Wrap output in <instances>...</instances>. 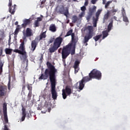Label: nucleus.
<instances>
[{"label":"nucleus","mask_w":130,"mask_h":130,"mask_svg":"<svg viewBox=\"0 0 130 130\" xmlns=\"http://www.w3.org/2000/svg\"><path fill=\"white\" fill-rule=\"evenodd\" d=\"M47 69L45 70L44 74H42L41 76L39 78V80H47L49 77L50 81L51 82V93L52 94V98L54 100H56L57 98V92L55 90V86L56 80V77L55 74L57 73V69H55V67L52 65L49 61L46 63Z\"/></svg>","instance_id":"nucleus-1"},{"label":"nucleus","mask_w":130,"mask_h":130,"mask_svg":"<svg viewBox=\"0 0 130 130\" xmlns=\"http://www.w3.org/2000/svg\"><path fill=\"white\" fill-rule=\"evenodd\" d=\"M101 78H102V73L101 72L99 71L96 69H93L90 72V73H89L88 76L83 77L82 80L79 81V90L84 89V87H85V84L89 81H91L92 79H96V80H101Z\"/></svg>","instance_id":"nucleus-2"},{"label":"nucleus","mask_w":130,"mask_h":130,"mask_svg":"<svg viewBox=\"0 0 130 130\" xmlns=\"http://www.w3.org/2000/svg\"><path fill=\"white\" fill-rule=\"evenodd\" d=\"M61 36H62V34L56 39L52 38L48 41V44L52 43L50 45V48L48 49L50 53H53V52H55V51H56V50L61 46V43H62V41H63V39Z\"/></svg>","instance_id":"nucleus-3"},{"label":"nucleus","mask_w":130,"mask_h":130,"mask_svg":"<svg viewBox=\"0 0 130 130\" xmlns=\"http://www.w3.org/2000/svg\"><path fill=\"white\" fill-rule=\"evenodd\" d=\"M25 41L23 40L21 42V43L20 45V46L19 47V49H16L14 50V52H16V53H19V54H21L22 55V57H23L24 60H26V68L24 69V71H23L22 70H20V73H22L23 74H25V72H27L28 71V69H27V67H28V59H27V57H28V56L27 55V52H26L25 48Z\"/></svg>","instance_id":"nucleus-4"},{"label":"nucleus","mask_w":130,"mask_h":130,"mask_svg":"<svg viewBox=\"0 0 130 130\" xmlns=\"http://www.w3.org/2000/svg\"><path fill=\"white\" fill-rule=\"evenodd\" d=\"M7 105L6 103L3 104V114H4V121H3V124L4 125V130H10L9 127H10V123H9V119L8 118V112Z\"/></svg>","instance_id":"nucleus-5"},{"label":"nucleus","mask_w":130,"mask_h":130,"mask_svg":"<svg viewBox=\"0 0 130 130\" xmlns=\"http://www.w3.org/2000/svg\"><path fill=\"white\" fill-rule=\"evenodd\" d=\"M86 30H88V32L86 34V36L84 37L83 42L84 43H86L85 46H87L88 45V43L89 40L92 39V37L94 36V28L92 25H88L86 27Z\"/></svg>","instance_id":"nucleus-6"},{"label":"nucleus","mask_w":130,"mask_h":130,"mask_svg":"<svg viewBox=\"0 0 130 130\" xmlns=\"http://www.w3.org/2000/svg\"><path fill=\"white\" fill-rule=\"evenodd\" d=\"M71 49H72V44L68 45L62 48L61 52L62 59H66L68 56L70 55Z\"/></svg>","instance_id":"nucleus-7"},{"label":"nucleus","mask_w":130,"mask_h":130,"mask_svg":"<svg viewBox=\"0 0 130 130\" xmlns=\"http://www.w3.org/2000/svg\"><path fill=\"white\" fill-rule=\"evenodd\" d=\"M72 94V88L70 85H67L65 89L62 90V95L63 99H67L68 96H70Z\"/></svg>","instance_id":"nucleus-8"},{"label":"nucleus","mask_w":130,"mask_h":130,"mask_svg":"<svg viewBox=\"0 0 130 130\" xmlns=\"http://www.w3.org/2000/svg\"><path fill=\"white\" fill-rule=\"evenodd\" d=\"M23 36L22 37V39L24 41H27V37H31L33 36V32L32 29L29 27H27L25 31H22Z\"/></svg>","instance_id":"nucleus-9"},{"label":"nucleus","mask_w":130,"mask_h":130,"mask_svg":"<svg viewBox=\"0 0 130 130\" xmlns=\"http://www.w3.org/2000/svg\"><path fill=\"white\" fill-rule=\"evenodd\" d=\"M96 9H97V7L95 6H93L92 8H90L89 9L88 14L86 17V20H87L88 21H90V20L91 19V18H92V16L94 14V13L96 12Z\"/></svg>","instance_id":"nucleus-10"},{"label":"nucleus","mask_w":130,"mask_h":130,"mask_svg":"<svg viewBox=\"0 0 130 130\" xmlns=\"http://www.w3.org/2000/svg\"><path fill=\"white\" fill-rule=\"evenodd\" d=\"M59 14H64V16L68 17L69 16V8L66 7V10H64V6L63 5H61L59 9Z\"/></svg>","instance_id":"nucleus-11"},{"label":"nucleus","mask_w":130,"mask_h":130,"mask_svg":"<svg viewBox=\"0 0 130 130\" xmlns=\"http://www.w3.org/2000/svg\"><path fill=\"white\" fill-rule=\"evenodd\" d=\"M101 12H102V10L99 9L95 13V18L94 17H92V21L94 23V27H96L97 25V22H98V20H99V16L101 14Z\"/></svg>","instance_id":"nucleus-12"},{"label":"nucleus","mask_w":130,"mask_h":130,"mask_svg":"<svg viewBox=\"0 0 130 130\" xmlns=\"http://www.w3.org/2000/svg\"><path fill=\"white\" fill-rule=\"evenodd\" d=\"M8 89L4 85L0 86V97H4L7 95Z\"/></svg>","instance_id":"nucleus-13"},{"label":"nucleus","mask_w":130,"mask_h":130,"mask_svg":"<svg viewBox=\"0 0 130 130\" xmlns=\"http://www.w3.org/2000/svg\"><path fill=\"white\" fill-rule=\"evenodd\" d=\"M38 44V43L36 41V39L32 40L31 43L30 50H31V51H35V49H36V47H37Z\"/></svg>","instance_id":"nucleus-14"},{"label":"nucleus","mask_w":130,"mask_h":130,"mask_svg":"<svg viewBox=\"0 0 130 130\" xmlns=\"http://www.w3.org/2000/svg\"><path fill=\"white\" fill-rule=\"evenodd\" d=\"M80 63H81V62L79 60H76L74 63V66H73V68L75 69V73L77 74L78 72H79V66H80Z\"/></svg>","instance_id":"nucleus-15"},{"label":"nucleus","mask_w":130,"mask_h":130,"mask_svg":"<svg viewBox=\"0 0 130 130\" xmlns=\"http://www.w3.org/2000/svg\"><path fill=\"white\" fill-rule=\"evenodd\" d=\"M16 8H17V5L16 4H14V6H10L9 7V13H11V15H15Z\"/></svg>","instance_id":"nucleus-16"},{"label":"nucleus","mask_w":130,"mask_h":130,"mask_svg":"<svg viewBox=\"0 0 130 130\" xmlns=\"http://www.w3.org/2000/svg\"><path fill=\"white\" fill-rule=\"evenodd\" d=\"M31 24V20L30 19H24L23 20V23L22 24V26L23 28H26L27 25H30Z\"/></svg>","instance_id":"nucleus-17"},{"label":"nucleus","mask_w":130,"mask_h":130,"mask_svg":"<svg viewBox=\"0 0 130 130\" xmlns=\"http://www.w3.org/2000/svg\"><path fill=\"white\" fill-rule=\"evenodd\" d=\"M42 21V18L41 17H38L37 19L35 21L34 23V27H39V22H41Z\"/></svg>","instance_id":"nucleus-18"},{"label":"nucleus","mask_w":130,"mask_h":130,"mask_svg":"<svg viewBox=\"0 0 130 130\" xmlns=\"http://www.w3.org/2000/svg\"><path fill=\"white\" fill-rule=\"evenodd\" d=\"M110 16V11H108L107 13L105 14L104 18H103V23H105L106 21L108 20V18Z\"/></svg>","instance_id":"nucleus-19"},{"label":"nucleus","mask_w":130,"mask_h":130,"mask_svg":"<svg viewBox=\"0 0 130 130\" xmlns=\"http://www.w3.org/2000/svg\"><path fill=\"white\" fill-rule=\"evenodd\" d=\"M72 41L73 42V43H75V44H76V43H77V42H78V37H76L75 36V34H73L72 35Z\"/></svg>","instance_id":"nucleus-20"},{"label":"nucleus","mask_w":130,"mask_h":130,"mask_svg":"<svg viewBox=\"0 0 130 130\" xmlns=\"http://www.w3.org/2000/svg\"><path fill=\"white\" fill-rule=\"evenodd\" d=\"M46 38V31L42 32L39 37V41H40L41 40H42V39H44Z\"/></svg>","instance_id":"nucleus-21"},{"label":"nucleus","mask_w":130,"mask_h":130,"mask_svg":"<svg viewBox=\"0 0 130 130\" xmlns=\"http://www.w3.org/2000/svg\"><path fill=\"white\" fill-rule=\"evenodd\" d=\"M50 31L51 32H55L56 31V27L55 26V24H51L49 27Z\"/></svg>","instance_id":"nucleus-22"},{"label":"nucleus","mask_w":130,"mask_h":130,"mask_svg":"<svg viewBox=\"0 0 130 130\" xmlns=\"http://www.w3.org/2000/svg\"><path fill=\"white\" fill-rule=\"evenodd\" d=\"M73 34H75V33L73 32V29H71L67 32L66 35L64 36V37H68L71 36L72 37V35H73Z\"/></svg>","instance_id":"nucleus-23"},{"label":"nucleus","mask_w":130,"mask_h":130,"mask_svg":"<svg viewBox=\"0 0 130 130\" xmlns=\"http://www.w3.org/2000/svg\"><path fill=\"white\" fill-rule=\"evenodd\" d=\"M112 27H113V21H111L108 25L107 31H108V32H110V31H111V28H112Z\"/></svg>","instance_id":"nucleus-24"},{"label":"nucleus","mask_w":130,"mask_h":130,"mask_svg":"<svg viewBox=\"0 0 130 130\" xmlns=\"http://www.w3.org/2000/svg\"><path fill=\"white\" fill-rule=\"evenodd\" d=\"M108 30H104L102 32L103 34V39L106 38L108 36Z\"/></svg>","instance_id":"nucleus-25"},{"label":"nucleus","mask_w":130,"mask_h":130,"mask_svg":"<svg viewBox=\"0 0 130 130\" xmlns=\"http://www.w3.org/2000/svg\"><path fill=\"white\" fill-rule=\"evenodd\" d=\"M12 51H13V49H9L8 48L5 49V52L6 54H12Z\"/></svg>","instance_id":"nucleus-26"},{"label":"nucleus","mask_w":130,"mask_h":130,"mask_svg":"<svg viewBox=\"0 0 130 130\" xmlns=\"http://www.w3.org/2000/svg\"><path fill=\"white\" fill-rule=\"evenodd\" d=\"M19 27H20V25H18L17 27H16V28L14 31L15 36H17L18 35V33H19V31H20V28Z\"/></svg>","instance_id":"nucleus-27"},{"label":"nucleus","mask_w":130,"mask_h":130,"mask_svg":"<svg viewBox=\"0 0 130 130\" xmlns=\"http://www.w3.org/2000/svg\"><path fill=\"white\" fill-rule=\"evenodd\" d=\"M102 37V35H97V36L94 37L93 38V39H94V40H95V42H97Z\"/></svg>","instance_id":"nucleus-28"},{"label":"nucleus","mask_w":130,"mask_h":130,"mask_svg":"<svg viewBox=\"0 0 130 130\" xmlns=\"http://www.w3.org/2000/svg\"><path fill=\"white\" fill-rule=\"evenodd\" d=\"M109 12H110V13H112V14H113V15H115V13H117L118 12V9H114V8H113L112 10L110 11H109Z\"/></svg>","instance_id":"nucleus-29"},{"label":"nucleus","mask_w":130,"mask_h":130,"mask_svg":"<svg viewBox=\"0 0 130 130\" xmlns=\"http://www.w3.org/2000/svg\"><path fill=\"white\" fill-rule=\"evenodd\" d=\"M72 23H76L78 21V17L76 15H74L72 17Z\"/></svg>","instance_id":"nucleus-30"},{"label":"nucleus","mask_w":130,"mask_h":130,"mask_svg":"<svg viewBox=\"0 0 130 130\" xmlns=\"http://www.w3.org/2000/svg\"><path fill=\"white\" fill-rule=\"evenodd\" d=\"M4 63H5V62L3 61L2 60H0V72H3V67H4Z\"/></svg>","instance_id":"nucleus-31"},{"label":"nucleus","mask_w":130,"mask_h":130,"mask_svg":"<svg viewBox=\"0 0 130 130\" xmlns=\"http://www.w3.org/2000/svg\"><path fill=\"white\" fill-rule=\"evenodd\" d=\"M112 3V1H108L105 4V9H108V7L110 6V4Z\"/></svg>","instance_id":"nucleus-32"},{"label":"nucleus","mask_w":130,"mask_h":130,"mask_svg":"<svg viewBox=\"0 0 130 130\" xmlns=\"http://www.w3.org/2000/svg\"><path fill=\"white\" fill-rule=\"evenodd\" d=\"M28 100H31V98L32 97V91H29L28 94L27 95Z\"/></svg>","instance_id":"nucleus-33"},{"label":"nucleus","mask_w":130,"mask_h":130,"mask_svg":"<svg viewBox=\"0 0 130 130\" xmlns=\"http://www.w3.org/2000/svg\"><path fill=\"white\" fill-rule=\"evenodd\" d=\"M22 115L23 116H26V115H27L26 114V109H25L24 107H22Z\"/></svg>","instance_id":"nucleus-34"},{"label":"nucleus","mask_w":130,"mask_h":130,"mask_svg":"<svg viewBox=\"0 0 130 130\" xmlns=\"http://www.w3.org/2000/svg\"><path fill=\"white\" fill-rule=\"evenodd\" d=\"M122 17H123V21H124V22H128V19H127V17H126V15L124 16H122Z\"/></svg>","instance_id":"nucleus-35"},{"label":"nucleus","mask_w":130,"mask_h":130,"mask_svg":"<svg viewBox=\"0 0 130 130\" xmlns=\"http://www.w3.org/2000/svg\"><path fill=\"white\" fill-rule=\"evenodd\" d=\"M26 87H27L28 90H29V91H31V92H32V86H31V85H30V84H27L26 85Z\"/></svg>","instance_id":"nucleus-36"},{"label":"nucleus","mask_w":130,"mask_h":130,"mask_svg":"<svg viewBox=\"0 0 130 130\" xmlns=\"http://www.w3.org/2000/svg\"><path fill=\"white\" fill-rule=\"evenodd\" d=\"M85 15V12H82L79 15V17L80 18H82V17H84V15Z\"/></svg>","instance_id":"nucleus-37"},{"label":"nucleus","mask_w":130,"mask_h":130,"mask_svg":"<svg viewBox=\"0 0 130 130\" xmlns=\"http://www.w3.org/2000/svg\"><path fill=\"white\" fill-rule=\"evenodd\" d=\"M12 3H13V0H9V5H8L9 8L10 7H12Z\"/></svg>","instance_id":"nucleus-38"},{"label":"nucleus","mask_w":130,"mask_h":130,"mask_svg":"<svg viewBox=\"0 0 130 130\" xmlns=\"http://www.w3.org/2000/svg\"><path fill=\"white\" fill-rule=\"evenodd\" d=\"M81 10L82 12H85V11H86V7L83 6V7H81Z\"/></svg>","instance_id":"nucleus-39"},{"label":"nucleus","mask_w":130,"mask_h":130,"mask_svg":"<svg viewBox=\"0 0 130 130\" xmlns=\"http://www.w3.org/2000/svg\"><path fill=\"white\" fill-rule=\"evenodd\" d=\"M98 0H91V3L92 5H95Z\"/></svg>","instance_id":"nucleus-40"},{"label":"nucleus","mask_w":130,"mask_h":130,"mask_svg":"<svg viewBox=\"0 0 130 130\" xmlns=\"http://www.w3.org/2000/svg\"><path fill=\"white\" fill-rule=\"evenodd\" d=\"M71 54V55H74V54H75V47H74V49L72 50Z\"/></svg>","instance_id":"nucleus-41"},{"label":"nucleus","mask_w":130,"mask_h":130,"mask_svg":"<svg viewBox=\"0 0 130 130\" xmlns=\"http://www.w3.org/2000/svg\"><path fill=\"white\" fill-rule=\"evenodd\" d=\"M88 4H89V1H88V0H86L84 3V6L85 7H87V6H88Z\"/></svg>","instance_id":"nucleus-42"},{"label":"nucleus","mask_w":130,"mask_h":130,"mask_svg":"<svg viewBox=\"0 0 130 130\" xmlns=\"http://www.w3.org/2000/svg\"><path fill=\"white\" fill-rule=\"evenodd\" d=\"M25 118H26V116H23L21 117V121H24L25 120Z\"/></svg>","instance_id":"nucleus-43"},{"label":"nucleus","mask_w":130,"mask_h":130,"mask_svg":"<svg viewBox=\"0 0 130 130\" xmlns=\"http://www.w3.org/2000/svg\"><path fill=\"white\" fill-rule=\"evenodd\" d=\"M25 89H26V86H25V84L22 85V91H25Z\"/></svg>","instance_id":"nucleus-44"},{"label":"nucleus","mask_w":130,"mask_h":130,"mask_svg":"<svg viewBox=\"0 0 130 130\" xmlns=\"http://www.w3.org/2000/svg\"><path fill=\"white\" fill-rule=\"evenodd\" d=\"M122 17L124 16H126V14H125V11H123L122 12Z\"/></svg>","instance_id":"nucleus-45"},{"label":"nucleus","mask_w":130,"mask_h":130,"mask_svg":"<svg viewBox=\"0 0 130 130\" xmlns=\"http://www.w3.org/2000/svg\"><path fill=\"white\" fill-rule=\"evenodd\" d=\"M43 59V55L42 54L41 56V57L40 58V61H42Z\"/></svg>","instance_id":"nucleus-46"},{"label":"nucleus","mask_w":130,"mask_h":130,"mask_svg":"<svg viewBox=\"0 0 130 130\" xmlns=\"http://www.w3.org/2000/svg\"><path fill=\"white\" fill-rule=\"evenodd\" d=\"M106 0H103V4L106 5Z\"/></svg>","instance_id":"nucleus-47"},{"label":"nucleus","mask_w":130,"mask_h":130,"mask_svg":"<svg viewBox=\"0 0 130 130\" xmlns=\"http://www.w3.org/2000/svg\"><path fill=\"white\" fill-rule=\"evenodd\" d=\"M44 4H45V1H42L41 3V4L42 5H44Z\"/></svg>","instance_id":"nucleus-48"},{"label":"nucleus","mask_w":130,"mask_h":130,"mask_svg":"<svg viewBox=\"0 0 130 130\" xmlns=\"http://www.w3.org/2000/svg\"><path fill=\"white\" fill-rule=\"evenodd\" d=\"M40 8H44V4H41Z\"/></svg>","instance_id":"nucleus-49"},{"label":"nucleus","mask_w":130,"mask_h":130,"mask_svg":"<svg viewBox=\"0 0 130 130\" xmlns=\"http://www.w3.org/2000/svg\"><path fill=\"white\" fill-rule=\"evenodd\" d=\"M50 97H51V94H49L48 95V98H50Z\"/></svg>","instance_id":"nucleus-50"},{"label":"nucleus","mask_w":130,"mask_h":130,"mask_svg":"<svg viewBox=\"0 0 130 130\" xmlns=\"http://www.w3.org/2000/svg\"><path fill=\"white\" fill-rule=\"evenodd\" d=\"M18 24H19V22L18 21H16L15 23V25L16 26H17V25H18Z\"/></svg>","instance_id":"nucleus-51"},{"label":"nucleus","mask_w":130,"mask_h":130,"mask_svg":"<svg viewBox=\"0 0 130 130\" xmlns=\"http://www.w3.org/2000/svg\"><path fill=\"white\" fill-rule=\"evenodd\" d=\"M63 63H66V59H62Z\"/></svg>","instance_id":"nucleus-52"},{"label":"nucleus","mask_w":130,"mask_h":130,"mask_svg":"<svg viewBox=\"0 0 130 130\" xmlns=\"http://www.w3.org/2000/svg\"><path fill=\"white\" fill-rule=\"evenodd\" d=\"M51 110V109H50V108L48 109V112H50V111Z\"/></svg>","instance_id":"nucleus-53"},{"label":"nucleus","mask_w":130,"mask_h":130,"mask_svg":"<svg viewBox=\"0 0 130 130\" xmlns=\"http://www.w3.org/2000/svg\"><path fill=\"white\" fill-rule=\"evenodd\" d=\"M122 12H125V10H124V8L122 9Z\"/></svg>","instance_id":"nucleus-54"},{"label":"nucleus","mask_w":130,"mask_h":130,"mask_svg":"<svg viewBox=\"0 0 130 130\" xmlns=\"http://www.w3.org/2000/svg\"><path fill=\"white\" fill-rule=\"evenodd\" d=\"M2 54H3V51H1L0 52V56L2 55Z\"/></svg>","instance_id":"nucleus-55"},{"label":"nucleus","mask_w":130,"mask_h":130,"mask_svg":"<svg viewBox=\"0 0 130 130\" xmlns=\"http://www.w3.org/2000/svg\"><path fill=\"white\" fill-rule=\"evenodd\" d=\"M63 66L64 67H67V64L65 63H63Z\"/></svg>","instance_id":"nucleus-56"},{"label":"nucleus","mask_w":130,"mask_h":130,"mask_svg":"<svg viewBox=\"0 0 130 130\" xmlns=\"http://www.w3.org/2000/svg\"><path fill=\"white\" fill-rule=\"evenodd\" d=\"M114 20H116V19H117L116 17L114 16Z\"/></svg>","instance_id":"nucleus-57"},{"label":"nucleus","mask_w":130,"mask_h":130,"mask_svg":"<svg viewBox=\"0 0 130 130\" xmlns=\"http://www.w3.org/2000/svg\"><path fill=\"white\" fill-rule=\"evenodd\" d=\"M38 110H41V109H40V108L38 107Z\"/></svg>","instance_id":"nucleus-58"},{"label":"nucleus","mask_w":130,"mask_h":130,"mask_svg":"<svg viewBox=\"0 0 130 130\" xmlns=\"http://www.w3.org/2000/svg\"><path fill=\"white\" fill-rule=\"evenodd\" d=\"M58 1V2H61V1H62V0H57Z\"/></svg>","instance_id":"nucleus-59"},{"label":"nucleus","mask_w":130,"mask_h":130,"mask_svg":"<svg viewBox=\"0 0 130 130\" xmlns=\"http://www.w3.org/2000/svg\"><path fill=\"white\" fill-rule=\"evenodd\" d=\"M24 83H25V78L23 79Z\"/></svg>","instance_id":"nucleus-60"},{"label":"nucleus","mask_w":130,"mask_h":130,"mask_svg":"<svg viewBox=\"0 0 130 130\" xmlns=\"http://www.w3.org/2000/svg\"><path fill=\"white\" fill-rule=\"evenodd\" d=\"M8 86H10V81H9V82L8 83Z\"/></svg>","instance_id":"nucleus-61"},{"label":"nucleus","mask_w":130,"mask_h":130,"mask_svg":"<svg viewBox=\"0 0 130 130\" xmlns=\"http://www.w3.org/2000/svg\"><path fill=\"white\" fill-rule=\"evenodd\" d=\"M72 1H74V2H76V1H77V0H72Z\"/></svg>","instance_id":"nucleus-62"},{"label":"nucleus","mask_w":130,"mask_h":130,"mask_svg":"<svg viewBox=\"0 0 130 130\" xmlns=\"http://www.w3.org/2000/svg\"><path fill=\"white\" fill-rule=\"evenodd\" d=\"M114 2H115V3H116V0H115Z\"/></svg>","instance_id":"nucleus-63"},{"label":"nucleus","mask_w":130,"mask_h":130,"mask_svg":"<svg viewBox=\"0 0 130 130\" xmlns=\"http://www.w3.org/2000/svg\"><path fill=\"white\" fill-rule=\"evenodd\" d=\"M58 52H60V51H59V50H58Z\"/></svg>","instance_id":"nucleus-64"}]
</instances>
